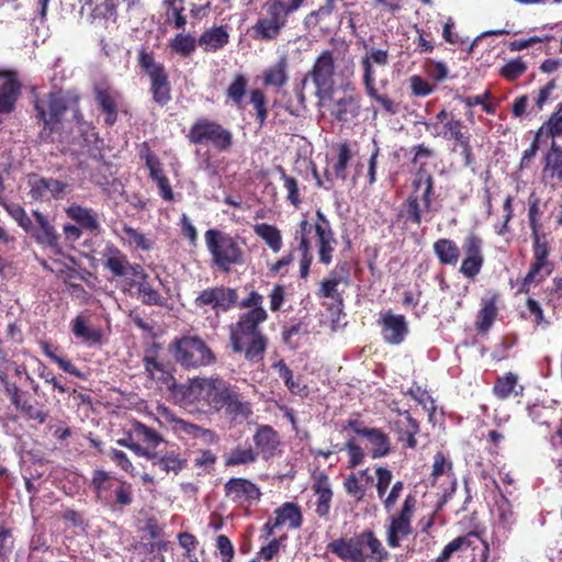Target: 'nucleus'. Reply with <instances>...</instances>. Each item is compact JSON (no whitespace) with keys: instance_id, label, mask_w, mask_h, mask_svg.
<instances>
[{"instance_id":"obj_30","label":"nucleus","mask_w":562,"mask_h":562,"mask_svg":"<svg viewBox=\"0 0 562 562\" xmlns=\"http://www.w3.org/2000/svg\"><path fill=\"white\" fill-rule=\"evenodd\" d=\"M148 273L145 271L144 278H131L125 280V285H122L124 292H132L136 290L137 294L142 297V302L149 306H161L164 304V296L148 282Z\"/></svg>"},{"instance_id":"obj_48","label":"nucleus","mask_w":562,"mask_h":562,"mask_svg":"<svg viewBox=\"0 0 562 562\" xmlns=\"http://www.w3.org/2000/svg\"><path fill=\"white\" fill-rule=\"evenodd\" d=\"M178 450L179 448L177 450H169L161 456L157 453V458L151 460L154 464L159 465L166 473L172 472L178 474L188 467L187 459L182 458Z\"/></svg>"},{"instance_id":"obj_41","label":"nucleus","mask_w":562,"mask_h":562,"mask_svg":"<svg viewBox=\"0 0 562 562\" xmlns=\"http://www.w3.org/2000/svg\"><path fill=\"white\" fill-rule=\"evenodd\" d=\"M289 63L285 56H281L278 61L268 67L263 72V83L267 87L281 89L289 81L288 75Z\"/></svg>"},{"instance_id":"obj_8","label":"nucleus","mask_w":562,"mask_h":562,"mask_svg":"<svg viewBox=\"0 0 562 562\" xmlns=\"http://www.w3.org/2000/svg\"><path fill=\"white\" fill-rule=\"evenodd\" d=\"M373 64L386 66L389 64V52L386 49L372 48L360 60L363 70L362 83L367 95L390 115L400 112V102L394 101L386 94H382L375 87V75Z\"/></svg>"},{"instance_id":"obj_23","label":"nucleus","mask_w":562,"mask_h":562,"mask_svg":"<svg viewBox=\"0 0 562 562\" xmlns=\"http://www.w3.org/2000/svg\"><path fill=\"white\" fill-rule=\"evenodd\" d=\"M29 195L34 201L53 198L61 199L69 189L67 182L54 178H45L33 175L29 178Z\"/></svg>"},{"instance_id":"obj_5","label":"nucleus","mask_w":562,"mask_h":562,"mask_svg":"<svg viewBox=\"0 0 562 562\" xmlns=\"http://www.w3.org/2000/svg\"><path fill=\"white\" fill-rule=\"evenodd\" d=\"M335 76H336V58L335 52L331 49L322 50L315 58L311 69L305 74L302 79L301 91L297 92V99L301 103L304 102L305 95L303 89L306 83L311 81L315 88V97L322 101L331 99L335 91Z\"/></svg>"},{"instance_id":"obj_14","label":"nucleus","mask_w":562,"mask_h":562,"mask_svg":"<svg viewBox=\"0 0 562 562\" xmlns=\"http://www.w3.org/2000/svg\"><path fill=\"white\" fill-rule=\"evenodd\" d=\"M102 266L113 278L121 279L123 285L131 278H144L145 269L139 263H131L128 257L117 247L108 246L102 254Z\"/></svg>"},{"instance_id":"obj_38","label":"nucleus","mask_w":562,"mask_h":562,"mask_svg":"<svg viewBox=\"0 0 562 562\" xmlns=\"http://www.w3.org/2000/svg\"><path fill=\"white\" fill-rule=\"evenodd\" d=\"M360 112L359 95H345L333 102L330 114L339 122H348Z\"/></svg>"},{"instance_id":"obj_26","label":"nucleus","mask_w":562,"mask_h":562,"mask_svg":"<svg viewBox=\"0 0 562 562\" xmlns=\"http://www.w3.org/2000/svg\"><path fill=\"white\" fill-rule=\"evenodd\" d=\"M158 345L154 344L147 349L143 358V363L147 374L155 381L160 382L167 389L172 390L176 386V379L171 372V367L160 362L157 359Z\"/></svg>"},{"instance_id":"obj_24","label":"nucleus","mask_w":562,"mask_h":562,"mask_svg":"<svg viewBox=\"0 0 562 562\" xmlns=\"http://www.w3.org/2000/svg\"><path fill=\"white\" fill-rule=\"evenodd\" d=\"M432 195H429V203L426 205L424 200V192L412 191L407 199L402 203L397 213V218L403 220L405 225L413 224L420 226L423 221V213L429 212L431 209Z\"/></svg>"},{"instance_id":"obj_61","label":"nucleus","mask_w":562,"mask_h":562,"mask_svg":"<svg viewBox=\"0 0 562 562\" xmlns=\"http://www.w3.org/2000/svg\"><path fill=\"white\" fill-rule=\"evenodd\" d=\"M43 352L46 357H48L52 361L58 364V367L66 373L75 375L76 378L83 379L85 374L71 363L70 360L58 356L55 350L50 347L49 344L45 342L42 346Z\"/></svg>"},{"instance_id":"obj_49","label":"nucleus","mask_w":562,"mask_h":562,"mask_svg":"<svg viewBox=\"0 0 562 562\" xmlns=\"http://www.w3.org/2000/svg\"><path fill=\"white\" fill-rule=\"evenodd\" d=\"M113 509H123L133 503V487L127 481L120 480L110 494V502H104Z\"/></svg>"},{"instance_id":"obj_20","label":"nucleus","mask_w":562,"mask_h":562,"mask_svg":"<svg viewBox=\"0 0 562 562\" xmlns=\"http://www.w3.org/2000/svg\"><path fill=\"white\" fill-rule=\"evenodd\" d=\"M378 324L384 342L393 346L401 345L409 333L408 323L404 315L395 314L392 310L380 314Z\"/></svg>"},{"instance_id":"obj_55","label":"nucleus","mask_w":562,"mask_h":562,"mask_svg":"<svg viewBox=\"0 0 562 562\" xmlns=\"http://www.w3.org/2000/svg\"><path fill=\"white\" fill-rule=\"evenodd\" d=\"M72 333L77 338L86 342L99 345L102 341V334L98 328H90L83 316L79 315L72 321Z\"/></svg>"},{"instance_id":"obj_7","label":"nucleus","mask_w":562,"mask_h":562,"mask_svg":"<svg viewBox=\"0 0 562 562\" xmlns=\"http://www.w3.org/2000/svg\"><path fill=\"white\" fill-rule=\"evenodd\" d=\"M294 2L293 5L283 8L280 0H267L262 5V15L251 26L252 38L261 42L276 41L288 23L291 10L297 5Z\"/></svg>"},{"instance_id":"obj_9","label":"nucleus","mask_w":562,"mask_h":562,"mask_svg":"<svg viewBox=\"0 0 562 562\" xmlns=\"http://www.w3.org/2000/svg\"><path fill=\"white\" fill-rule=\"evenodd\" d=\"M190 144L211 145L217 151L223 153L232 148L233 133L217 121L206 117L198 119L190 127L187 135Z\"/></svg>"},{"instance_id":"obj_37","label":"nucleus","mask_w":562,"mask_h":562,"mask_svg":"<svg viewBox=\"0 0 562 562\" xmlns=\"http://www.w3.org/2000/svg\"><path fill=\"white\" fill-rule=\"evenodd\" d=\"M273 518L280 527L288 525L290 529H297L303 524L301 507L293 502H286L274 509Z\"/></svg>"},{"instance_id":"obj_52","label":"nucleus","mask_w":562,"mask_h":562,"mask_svg":"<svg viewBox=\"0 0 562 562\" xmlns=\"http://www.w3.org/2000/svg\"><path fill=\"white\" fill-rule=\"evenodd\" d=\"M258 459V452L252 448L237 446L224 456V465L226 468L247 465L255 463Z\"/></svg>"},{"instance_id":"obj_47","label":"nucleus","mask_w":562,"mask_h":562,"mask_svg":"<svg viewBox=\"0 0 562 562\" xmlns=\"http://www.w3.org/2000/svg\"><path fill=\"white\" fill-rule=\"evenodd\" d=\"M15 408L26 420L35 422L38 425L45 424L49 417V409L44 404L32 402L30 398L21 401Z\"/></svg>"},{"instance_id":"obj_45","label":"nucleus","mask_w":562,"mask_h":562,"mask_svg":"<svg viewBox=\"0 0 562 562\" xmlns=\"http://www.w3.org/2000/svg\"><path fill=\"white\" fill-rule=\"evenodd\" d=\"M473 538L481 539V532L479 531H470L464 536H459L448 542L442 549L441 553L432 561V562H448L452 554L469 548H473Z\"/></svg>"},{"instance_id":"obj_27","label":"nucleus","mask_w":562,"mask_h":562,"mask_svg":"<svg viewBox=\"0 0 562 562\" xmlns=\"http://www.w3.org/2000/svg\"><path fill=\"white\" fill-rule=\"evenodd\" d=\"M93 97L100 111L104 114V123L108 126H113L119 116L120 92L109 87L97 85L93 87Z\"/></svg>"},{"instance_id":"obj_28","label":"nucleus","mask_w":562,"mask_h":562,"mask_svg":"<svg viewBox=\"0 0 562 562\" xmlns=\"http://www.w3.org/2000/svg\"><path fill=\"white\" fill-rule=\"evenodd\" d=\"M254 443L258 454L263 459L273 458L280 447V437L278 431L270 425H259L252 436Z\"/></svg>"},{"instance_id":"obj_6","label":"nucleus","mask_w":562,"mask_h":562,"mask_svg":"<svg viewBox=\"0 0 562 562\" xmlns=\"http://www.w3.org/2000/svg\"><path fill=\"white\" fill-rule=\"evenodd\" d=\"M169 350L177 363L186 369L207 367L216 362V356L198 336H183L173 339Z\"/></svg>"},{"instance_id":"obj_25","label":"nucleus","mask_w":562,"mask_h":562,"mask_svg":"<svg viewBox=\"0 0 562 562\" xmlns=\"http://www.w3.org/2000/svg\"><path fill=\"white\" fill-rule=\"evenodd\" d=\"M396 417L390 422V428L397 435L400 442H405L408 448H416V435L419 432V423L408 411L395 409Z\"/></svg>"},{"instance_id":"obj_58","label":"nucleus","mask_w":562,"mask_h":562,"mask_svg":"<svg viewBox=\"0 0 562 562\" xmlns=\"http://www.w3.org/2000/svg\"><path fill=\"white\" fill-rule=\"evenodd\" d=\"M277 171L280 175L281 180L283 181V187L286 190V201L295 207L302 202L299 182L294 177H291L286 173L285 169L282 166L277 167Z\"/></svg>"},{"instance_id":"obj_15","label":"nucleus","mask_w":562,"mask_h":562,"mask_svg":"<svg viewBox=\"0 0 562 562\" xmlns=\"http://www.w3.org/2000/svg\"><path fill=\"white\" fill-rule=\"evenodd\" d=\"M483 245L484 241L482 237L474 232L469 233L463 238L462 250L464 257L461 261L459 272L471 281L476 279L484 266L485 257Z\"/></svg>"},{"instance_id":"obj_63","label":"nucleus","mask_w":562,"mask_h":562,"mask_svg":"<svg viewBox=\"0 0 562 562\" xmlns=\"http://www.w3.org/2000/svg\"><path fill=\"white\" fill-rule=\"evenodd\" d=\"M248 87V79L246 76L239 74L236 75L234 80L231 82L226 90L227 97L240 108L243 104L244 97Z\"/></svg>"},{"instance_id":"obj_53","label":"nucleus","mask_w":562,"mask_h":562,"mask_svg":"<svg viewBox=\"0 0 562 562\" xmlns=\"http://www.w3.org/2000/svg\"><path fill=\"white\" fill-rule=\"evenodd\" d=\"M254 232L259 236L273 252L282 248V236L279 228L268 223H259L254 226Z\"/></svg>"},{"instance_id":"obj_44","label":"nucleus","mask_w":562,"mask_h":562,"mask_svg":"<svg viewBox=\"0 0 562 562\" xmlns=\"http://www.w3.org/2000/svg\"><path fill=\"white\" fill-rule=\"evenodd\" d=\"M65 212L67 216L78 223L80 227L90 232L99 231L100 224L95 213L91 209L83 207L79 204H71Z\"/></svg>"},{"instance_id":"obj_29","label":"nucleus","mask_w":562,"mask_h":562,"mask_svg":"<svg viewBox=\"0 0 562 562\" xmlns=\"http://www.w3.org/2000/svg\"><path fill=\"white\" fill-rule=\"evenodd\" d=\"M21 85L13 72L0 71V114L14 110Z\"/></svg>"},{"instance_id":"obj_34","label":"nucleus","mask_w":562,"mask_h":562,"mask_svg":"<svg viewBox=\"0 0 562 562\" xmlns=\"http://www.w3.org/2000/svg\"><path fill=\"white\" fill-rule=\"evenodd\" d=\"M525 386L519 383L518 374L506 372L497 375L492 387L493 395L499 401L519 396L524 393Z\"/></svg>"},{"instance_id":"obj_31","label":"nucleus","mask_w":562,"mask_h":562,"mask_svg":"<svg viewBox=\"0 0 562 562\" xmlns=\"http://www.w3.org/2000/svg\"><path fill=\"white\" fill-rule=\"evenodd\" d=\"M168 420L171 430L180 439L187 436L192 439L202 438L206 443H216L218 441V436L211 429L203 428L176 416H171Z\"/></svg>"},{"instance_id":"obj_64","label":"nucleus","mask_w":562,"mask_h":562,"mask_svg":"<svg viewBox=\"0 0 562 562\" xmlns=\"http://www.w3.org/2000/svg\"><path fill=\"white\" fill-rule=\"evenodd\" d=\"M559 110L550 115V117L539 127V134L544 137L562 136V114Z\"/></svg>"},{"instance_id":"obj_60","label":"nucleus","mask_w":562,"mask_h":562,"mask_svg":"<svg viewBox=\"0 0 562 562\" xmlns=\"http://www.w3.org/2000/svg\"><path fill=\"white\" fill-rule=\"evenodd\" d=\"M345 452L348 457V469H355L360 465L366 459V451L359 443L356 436H350L345 441Z\"/></svg>"},{"instance_id":"obj_57","label":"nucleus","mask_w":562,"mask_h":562,"mask_svg":"<svg viewBox=\"0 0 562 562\" xmlns=\"http://www.w3.org/2000/svg\"><path fill=\"white\" fill-rule=\"evenodd\" d=\"M352 158L350 145L345 142L340 143L337 147V160L333 165V171L337 179L345 181L347 179V167Z\"/></svg>"},{"instance_id":"obj_16","label":"nucleus","mask_w":562,"mask_h":562,"mask_svg":"<svg viewBox=\"0 0 562 562\" xmlns=\"http://www.w3.org/2000/svg\"><path fill=\"white\" fill-rule=\"evenodd\" d=\"M443 137L453 142V150L463 157L465 167L474 170L475 156L471 145V133L460 119H451L445 123Z\"/></svg>"},{"instance_id":"obj_10","label":"nucleus","mask_w":562,"mask_h":562,"mask_svg":"<svg viewBox=\"0 0 562 562\" xmlns=\"http://www.w3.org/2000/svg\"><path fill=\"white\" fill-rule=\"evenodd\" d=\"M137 64L149 78L154 102L166 105L171 100V87L165 66L157 63L154 54L144 47L138 50Z\"/></svg>"},{"instance_id":"obj_19","label":"nucleus","mask_w":562,"mask_h":562,"mask_svg":"<svg viewBox=\"0 0 562 562\" xmlns=\"http://www.w3.org/2000/svg\"><path fill=\"white\" fill-rule=\"evenodd\" d=\"M225 497L240 506H252L261 498L259 486L248 479L232 477L224 484Z\"/></svg>"},{"instance_id":"obj_56","label":"nucleus","mask_w":562,"mask_h":562,"mask_svg":"<svg viewBox=\"0 0 562 562\" xmlns=\"http://www.w3.org/2000/svg\"><path fill=\"white\" fill-rule=\"evenodd\" d=\"M140 158L145 160V166L149 171V178L153 181H158L160 177H167L162 169V164L159 158L153 153L148 143L144 142L140 149Z\"/></svg>"},{"instance_id":"obj_42","label":"nucleus","mask_w":562,"mask_h":562,"mask_svg":"<svg viewBox=\"0 0 562 562\" xmlns=\"http://www.w3.org/2000/svg\"><path fill=\"white\" fill-rule=\"evenodd\" d=\"M119 479L110 475L109 472L98 469L92 472L91 486L95 496L101 502H110V494Z\"/></svg>"},{"instance_id":"obj_4","label":"nucleus","mask_w":562,"mask_h":562,"mask_svg":"<svg viewBox=\"0 0 562 562\" xmlns=\"http://www.w3.org/2000/svg\"><path fill=\"white\" fill-rule=\"evenodd\" d=\"M204 237L212 265L221 272L228 273L233 266L244 265L245 252L238 238L215 228L207 229Z\"/></svg>"},{"instance_id":"obj_50","label":"nucleus","mask_w":562,"mask_h":562,"mask_svg":"<svg viewBox=\"0 0 562 562\" xmlns=\"http://www.w3.org/2000/svg\"><path fill=\"white\" fill-rule=\"evenodd\" d=\"M184 0H165L164 5L167 8L166 22L173 29L184 32L187 27V15L184 14Z\"/></svg>"},{"instance_id":"obj_18","label":"nucleus","mask_w":562,"mask_h":562,"mask_svg":"<svg viewBox=\"0 0 562 562\" xmlns=\"http://www.w3.org/2000/svg\"><path fill=\"white\" fill-rule=\"evenodd\" d=\"M199 395L215 411H221L232 400L235 387L221 378L202 379L198 383Z\"/></svg>"},{"instance_id":"obj_39","label":"nucleus","mask_w":562,"mask_h":562,"mask_svg":"<svg viewBox=\"0 0 562 562\" xmlns=\"http://www.w3.org/2000/svg\"><path fill=\"white\" fill-rule=\"evenodd\" d=\"M434 254L443 266H456L460 259V248L450 238H439L432 245Z\"/></svg>"},{"instance_id":"obj_54","label":"nucleus","mask_w":562,"mask_h":562,"mask_svg":"<svg viewBox=\"0 0 562 562\" xmlns=\"http://www.w3.org/2000/svg\"><path fill=\"white\" fill-rule=\"evenodd\" d=\"M198 45V40H195L193 35L182 31L169 41V47L171 50L182 57H189L192 55Z\"/></svg>"},{"instance_id":"obj_62","label":"nucleus","mask_w":562,"mask_h":562,"mask_svg":"<svg viewBox=\"0 0 562 562\" xmlns=\"http://www.w3.org/2000/svg\"><path fill=\"white\" fill-rule=\"evenodd\" d=\"M443 474H447L448 476L451 477V491L454 492L457 486V480L452 471V462L447 460L445 454L441 451H439L434 457L431 476L434 479H437Z\"/></svg>"},{"instance_id":"obj_46","label":"nucleus","mask_w":562,"mask_h":562,"mask_svg":"<svg viewBox=\"0 0 562 562\" xmlns=\"http://www.w3.org/2000/svg\"><path fill=\"white\" fill-rule=\"evenodd\" d=\"M72 121L75 122L76 127L79 132L80 139L78 140V144L81 147H88L93 140L99 139L92 123L85 120L79 103L75 104V109L72 112Z\"/></svg>"},{"instance_id":"obj_17","label":"nucleus","mask_w":562,"mask_h":562,"mask_svg":"<svg viewBox=\"0 0 562 562\" xmlns=\"http://www.w3.org/2000/svg\"><path fill=\"white\" fill-rule=\"evenodd\" d=\"M340 283H350V265L347 261H338L328 278H325L317 290L316 295L322 299H331L338 308L344 306L342 294L338 291Z\"/></svg>"},{"instance_id":"obj_35","label":"nucleus","mask_w":562,"mask_h":562,"mask_svg":"<svg viewBox=\"0 0 562 562\" xmlns=\"http://www.w3.org/2000/svg\"><path fill=\"white\" fill-rule=\"evenodd\" d=\"M229 37L227 26H212L202 32L198 38V44L205 53H215L229 43Z\"/></svg>"},{"instance_id":"obj_40","label":"nucleus","mask_w":562,"mask_h":562,"mask_svg":"<svg viewBox=\"0 0 562 562\" xmlns=\"http://www.w3.org/2000/svg\"><path fill=\"white\" fill-rule=\"evenodd\" d=\"M316 246L318 252L319 262L328 266L333 261V254L335 250V245L337 240L335 238V233L331 228H322L321 226L316 227Z\"/></svg>"},{"instance_id":"obj_3","label":"nucleus","mask_w":562,"mask_h":562,"mask_svg":"<svg viewBox=\"0 0 562 562\" xmlns=\"http://www.w3.org/2000/svg\"><path fill=\"white\" fill-rule=\"evenodd\" d=\"M327 551L344 562H384L390 559L372 530H363L350 538H338L327 544Z\"/></svg>"},{"instance_id":"obj_51","label":"nucleus","mask_w":562,"mask_h":562,"mask_svg":"<svg viewBox=\"0 0 562 562\" xmlns=\"http://www.w3.org/2000/svg\"><path fill=\"white\" fill-rule=\"evenodd\" d=\"M413 191L422 189L424 192L425 204L429 203V195H434L435 179L432 175L426 169V162H420L412 182Z\"/></svg>"},{"instance_id":"obj_59","label":"nucleus","mask_w":562,"mask_h":562,"mask_svg":"<svg viewBox=\"0 0 562 562\" xmlns=\"http://www.w3.org/2000/svg\"><path fill=\"white\" fill-rule=\"evenodd\" d=\"M232 400L227 401V404L224 406L226 408L227 414L233 416L234 418H244L247 419L252 415L251 405L249 402H243L240 400V395L236 390L229 396Z\"/></svg>"},{"instance_id":"obj_32","label":"nucleus","mask_w":562,"mask_h":562,"mask_svg":"<svg viewBox=\"0 0 562 562\" xmlns=\"http://www.w3.org/2000/svg\"><path fill=\"white\" fill-rule=\"evenodd\" d=\"M532 237V262L530 268L543 272L540 280H544L552 271V265L549 261V245L546 235L541 231L531 233Z\"/></svg>"},{"instance_id":"obj_36","label":"nucleus","mask_w":562,"mask_h":562,"mask_svg":"<svg viewBox=\"0 0 562 562\" xmlns=\"http://www.w3.org/2000/svg\"><path fill=\"white\" fill-rule=\"evenodd\" d=\"M499 295L493 293L490 297L481 300V307L477 312L475 328L479 333H487L497 318V301Z\"/></svg>"},{"instance_id":"obj_1","label":"nucleus","mask_w":562,"mask_h":562,"mask_svg":"<svg viewBox=\"0 0 562 562\" xmlns=\"http://www.w3.org/2000/svg\"><path fill=\"white\" fill-rule=\"evenodd\" d=\"M238 307L247 311L240 313L236 323L229 325V345L234 353L243 355L252 363L263 360L269 339L260 328L269 315L263 307V296L252 290L243 299Z\"/></svg>"},{"instance_id":"obj_21","label":"nucleus","mask_w":562,"mask_h":562,"mask_svg":"<svg viewBox=\"0 0 562 562\" xmlns=\"http://www.w3.org/2000/svg\"><path fill=\"white\" fill-rule=\"evenodd\" d=\"M541 162V182L546 187L555 189L562 183V146L552 140Z\"/></svg>"},{"instance_id":"obj_43","label":"nucleus","mask_w":562,"mask_h":562,"mask_svg":"<svg viewBox=\"0 0 562 562\" xmlns=\"http://www.w3.org/2000/svg\"><path fill=\"white\" fill-rule=\"evenodd\" d=\"M132 436H135L136 442L140 443L143 448L150 451H154L164 441L158 431L138 420H134L132 424Z\"/></svg>"},{"instance_id":"obj_33","label":"nucleus","mask_w":562,"mask_h":562,"mask_svg":"<svg viewBox=\"0 0 562 562\" xmlns=\"http://www.w3.org/2000/svg\"><path fill=\"white\" fill-rule=\"evenodd\" d=\"M312 490L316 496L315 514L319 518L328 519L334 496L329 483V477L326 474H319L316 477Z\"/></svg>"},{"instance_id":"obj_22","label":"nucleus","mask_w":562,"mask_h":562,"mask_svg":"<svg viewBox=\"0 0 562 562\" xmlns=\"http://www.w3.org/2000/svg\"><path fill=\"white\" fill-rule=\"evenodd\" d=\"M32 215L35 218V224L33 223L27 234H30L38 245L49 248L55 252H59V235L53 223L38 210H34Z\"/></svg>"},{"instance_id":"obj_12","label":"nucleus","mask_w":562,"mask_h":562,"mask_svg":"<svg viewBox=\"0 0 562 562\" xmlns=\"http://www.w3.org/2000/svg\"><path fill=\"white\" fill-rule=\"evenodd\" d=\"M347 429L368 440L372 459L384 458L392 452L391 438L381 428L367 427L360 419L349 418L341 426V431Z\"/></svg>"},{"instance_id":"obj_11","label":"nucleus","mask_w":562,"mask_h":562,"mask_svg":"<svg viewBox=\"0 0 562 562\" xmlns=\"http://www.w3.org/2000/svg\"><path fill=\"white\" fill-rule=\"evenodd\" d=\"M193 304L196 308L205 312L212 311L218 315L238 306V292L236 289L223 284L210 286L198 294Z\"/></svg>"},{"instance_id":"obj_2","label":"nucleus","mask_w":562,"mask_h":562,"mask_svg":"<svg viewBox=\"0 0 562 562\" xmlns=\"http://www.w3.org/2000/svg\"><path fill=\"white\" fill-rule=\"evenodd\" d=\"M80 103L78 94L63 91L49 92L34 102L35 119L41 125L38 136L44 143L68 140L64 116L74 112L75 104Z\"/></svg>"},{"instance_id":"obj_13","label":"nucleus","mask_w":562,"mask_h":562,"mask_svg":"<svg viewBox=\"0 0 562 562\" xmlns=\"http://www.w3.org/2000/svg\"><path fill=\"white\" fill-rule=\"evenodd\" d=\"M416 497L408 494L402 508L391 516L390 525L386 528V543L395 549L401 546V540L407 538L413 532L412 519L416 507Z\"/></svg>"}]
</instances>
